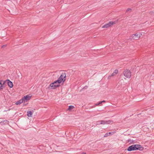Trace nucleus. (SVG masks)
Listing matches in <instances>:
<instances>
[{
    "label": "nucleus",
    "instance_id": "obj_1",
    "mask_svg": "<svg viewBox=\"0 0 154 154\" xmlns=\"http://www.w3.org/2000/svg\"><path fill=\"white\" fill-rule=\"evenodd\" d=\"M143 149L144 148L140 145L139 144H134L129 146L127 148V150L129 151L137 150L142 151Z\"/></svg>",
    "mask_w": 154,
    "mask_h": 154
},
{
    "label": "nucleus",
    "instance_id": "obj_2",
    "mask_svg": "<svg viewBox=\"0 0 154 154\" xmlns=\"http://www.w3.org/2000/svg\"><path fill=\"white\" fill-rule=\"evenodd\" d=\"M60 83L57 80L51 83L48 87L49 89H55L60 86Z\"/></svg>",
    "mask_w": 154,
    "mask_h": 154
},
{
    "label": "nucleus",
    "instance_id": "obj_3",
    "mask_svg": "<svg viewBox=\"0 0 154 154\" xmlns=\"http://www.w3.org/2000/svg\"><path fill=\"white\" fill-rule=\"evenodd\" d=\"M141 35V34L140 33H136L135 34L132 35L130 37V39L131 40H137L139 39Z\"/></svg>",
    "mask_w": 154,
    "mask_h": 154
},
{
    "label": "nucleus",
    "instance_id": "obj_4",
    "mask_svg": "<svg viewBox=\"0 0 154 154\" xmlns=\"http://www.w3.org/2000/svg\"><path fill=\"white\" fill-rule=\"evenodd\" d=\"M124 75L128 78H130L131 75V72L130 70L126 69L123 72Z\"/></svg>",
    "mask_w": 154,
    "mask_h": 154
},
{
    "label": "nucleus",
    "instance_id": "obj_5",
    "mask_svg": "<svg viewBox=\"0 0 154 154\" xmlns=\"http://www.w3.org/2000/svg\"><path fill=\"white\" fill-rule=\"evenodd\" d=\"M116 23L115 21H109V23L105 24L102 27V28H107L111 26L112 25Z\"/></svg>",
    "mask_w": 154,
    "mask_h": 154
},
{
    "label": "nucleus",
    "instance_id": "obj_6",
    "mask_svg": "<svg viewBox=\"0 0 154 154\" xmlns=\"http://www.w3.org/2000/svg\"><path fill=\"white\" fill-rule=\"evenodd\" d=\"M32 96L30 95H27L23 97L22 98L23 99L24 102H27L28 100H30Z\"/></svg>",
    "mask_w": 154,
    "mask_h": 154
},
{
    "label": "nucleus",
    "instance_id": "obj_7",
    "mask_svg": "<svg viewBox=\"0 0 154 154\" xmlns=\"http://www.w3.org/2000/svg\"><path fill=\"white\" fill-rule=\"evenodd\" d=\"M61 79H62V80H63V83L65 81L66 79V74L65 73H63L60 75V76L59 77Z\"/></svg>",
    "mask_w": 154,
    "mask_h": 154
},
{
    "label": "nucleus",
    "instance_id": "obj_8",
    "mask_svg": "<svg viewBox=\"0 0 154 154\" xmlns=\"http://www.w3.org/2000/svg\"><path fill=\"white\" fill-rule=\"evenodd\" d=\"M6 81H7V84L9 87L11 88L13 87V84L12 82L10 81L9 79H7L6 80Z\"/></svg>",
    "mask_w": 154,
    "mask_h": 154
},
{
    "label": "nucleus",
    "instance_id": "obj_9",
    "mask_svg": "<svg viewBox=\"0 0 154 154\" xmlns=\"http://www.w3.org/2000/svg\"><path fill=\"white\" fill-rule=\"evenodd\" d=\"M9 121L7 120H5L2 121L0 123L2 125H8L9 124Z\"/></svg>",
    "mask_w": 154,
    "mask_h": 154
},
{
    "label": "nucleus",
    "instance_id": "obj_10",
    "mask_svg": "<svg viewBox=\"0 0 154 154\" xmlns=\"http://www.w3.org/2000/svg\"><path fill=\"white\" fill-rule=\"evenodd\" d=\"M111 122L110 121H104L103 120H101L100 121V124L105 125L106 124H109Z\"/></svg>",
    "mask_w": 154,
    "mask_h": 154
},
{
    "label": "nucleus",
    "instance_id": "obj_11",
    "mask_svg": "<svg viewBox=\"0 0 154 154\" xmlns=\"http://www.w3.org/2000/svg\"><path fill=\"white\" fill-rule=\"evenodd\" d=\"M23 101H24L23 99L22 98V99H21L19 100H18V101H17L16 102L15 104L17 105L20 104L22 103H23Z\"/></svg>",
    "mask_w": 154,
    "mask_h": 154
},
{
    "label": "nucleus",
    "instance_id": "obj_12",
    "mask_svg": "<svg viewBox=\"0 0 154 154\" xmlns=\"http://www.w3.org/2000/svg\"><path fill=\"white\" fill-rule=\"evenodd\" d=\"M32 112L31 111H28L27 112V115L29 117H31L32 116Z\"/></svg>",
    "mask_w": 154,
    "mask_h": 154
},
{
    "label": "nucleus",
    "instance_id": "obj_13",
    "mask_svg": "<svg viewBox=\"0 0 154 154\" xmlns=\"http://www.w3.org/2000/svg\"><path fill=\"white\" fill-rule=\"evenodd\" d=\"M118 71L117 69H115L112 73L111 74V76H115L118 73Z\"/></svg>",
    "mask_w": 154,
    "mask_h": 154
},
{
    "label": "nucleus",
    "instance_id": "obj_14",
    "mask_svg": "<svg viewBox=\"0 0 154 154\" xmlns=\"http://www.w3.org/2000/svg\"><path fill=\"white\" fill-rule=\"evenodd\" d=\"M75 107L72 105H70L69 106L68 108L67 109V110H69V111H71L72 109L74 108Z\"/></svg>",
    "mask_w": 154,
    "mask_h": 154
},
{
    "label": "nucleus",
    "instance_id": "obj_15",
    "mask_svg": "<svg viewBox=\"0 0 154 154\" xmlns=\"http://www.w3.org/2000/svg\"><path fill=\"white\" fill-rule=\"evenodd\" d=\"M2 82H3L2 80H0V91L4 88V86L2 85Z\"/></svg>",
    "mask_w": 154,
    "mask_h": 154
},
{
    "label": "nucleus",
    "instance_id": "obj_16",
    "mask_svg": "<svg viewBox=\"0 0 154 154\" xmlns=\"http://www.w3.org/2000/svg\"><path fill=\"white\" fill-rule=\"evenodd\" d=\"M6 82H7V81H6V80L4 81H3V82H2V85L4 86V88L6 86V85L5 84Z\"/></svg>",
    "mask_w": 154,
    "mask_h": 154
},
{
    "label": "nucleus",
    "instance_id": "obj_17",
    "mask_svg": "<svg viewBox=\"0 0 154 154\" xmlns=\"http://www.w3.org/2000/svg\"><path fill=\"white\" fill-rule=\"evenodd\" d=\"M128 142H130L131 143H134V140L130 139H128Z\"/></svg>",
    "mask_w": 154,
    "mask_h": 154
},
{
    "label": "nucleus",
    "instance_id": "obj_18",
    "mask_svg": "<svg viewBox=\"0 0 154 154\" xmlns=\"http://www.w3.org/2000/svg\"><path fill=\"white\" fill-rule=\"evenodd\" d=\"M59 82V83H61L62 82H63V80H62L60 78H59L57 80Z\"/></svg>",
    "mask_w": 154,
    "mask_h": 154
},
{
    "label": "nucleus",
    "instance_id": "obj_19",
    "mask_svg": "<svg viewBox=\"0 0 154 154\" xmlns=\"http://www.w3.org/2000/svg\"><path fill=\"white\" fill-rule=\"evenodd\" d=\"M109 136V134H108V133H106L104 135V137H107L108 136Z\"/></svg>",
    "mask_w": 154,
    "mask_h": 154
},
{
    "label": "nucleus",
    "instance_id": "obj_20",
    "mask_svg": "<svg viewBox=\"0 0 154 154\" xmlns=\"http://www.w3.org/2000/svg\"><path fill=\"white\" fill-rule=\"evenodd\" d=\"M115 133V132L114 131H112L111 132H109L108 133V134H109V135H112L113 134H114Z\"/></svg>",
    "mask_w": 154,
    "mask_h": 154
},
{
    "label": "nucleus",
    "instance_id": "obj_21",
    "mask_svg": "<svg viewBox=\"0 0 154 154\" xmlns=\"http://www.w3.org/2000/svg\"><path fill=\"white\" fill-rule=\"evenodd\" d=\"M102 103V102L100 101L98 103L96 104L95 105L96 106H98L100 104Z\"/></svg>",
    "mask_w": 154,
    "mask_h": 154
},
{
    "label": "nucleus",
    "instance_id": "obj_22",
    "mask_svg": "<svg viewBox=\"0 0 154 154\" xmlns=\"http://www.w3.org/2000/svg\"><path fill=\"white\" fill-rule=\"evenodd\" d=\"M88 88V86L86 85L85 86V87H84V88L82 89H86Z\"/></svg>",
    "mask_w": 154,
    "mask_h": 154
},
{
    "label": "nucleus",
    "instance_id": "obj_23",
    "mask_svg": "<svg viewBox=\"0 0 154 154\" xmlns=\"http://www.w3.org/2000/svg\"><path fill=\"white\" fill-rule=\"evenodd\" d=\"M6 46H7V45H3L2 46V48H5L6 47Z\"/></svg>",
    "mask_w": 154,
    "mask_h": 154
},
{
    "label": "nucleus",
    "instance_id": "obj_24",
    "mask_svg": "<svg viewBox=\"0 0 154 154\" xmlns=\"http://www.w3.org/2000/svg\"><path fill=\"white\" fill-rule=\"evenodd\" d=\"M131 9L130 8H128L127 9V11H126V12H127L128 11H131Z\"/></svg>",
    "mask_w": 154,
    "mask_h": 154
},
{
    "label": "nucleus",
    "instance_id": "obj_25",
    "mask_svg": "<svg viewBox=\"0 0 154 154\" xmlns=\"http://www.w3.org/2000/svg\"><path fill=\"white\" fill-rule=\"evenodd\" d=\"M111 76H111V75H109L108 77V79H111Z\"/></svg>",
    "mask_w": 154,
    "mask_h": 154
},
{
    "label": "nucleus",
    "instance_id": "obj_26",
    "mask_svg": "<svg viewBox=\"0 0 154 154\" xmlns=\"http://www.w3.org/2000/svg\"><path fill=\"white\" fill-rule=\"evenodd\" d=\"M27 104V103H26V104H23V105L24 106H26Z\"/></svg>",
    "mask_w": 154,
    "mask_h": 154
},
{
    "label": "nucleus",
    "instance_id": "obj_27",
    "mask_svg": "<svg viewBox=\"0 0 154 154\" xmlns=\"http://www.w3.org/2000/svg\"><path fill=\"white\" fill-rule=\"evenodd\" d=\"M101 102H102V103H103V102H105V101L104 100H103V101H101Z\"/></svg>",
    "mask_w": 154,
    "mask_h": 154
},
{
    "label": "nucleus",
    "instance_id": "obj_28",
    "mask_svg": "<svg viewBox=\"0 0 154 154\" xmlns=\"http://www.w3.org/2000/svg\"><path fill=\"white\" fill-rule=\"evenodd\" d=\"M153 12H150V14H153Z\"/></svg>",
    "mask_w": 154,
    "mask_h": 154
},
{
    "label": "nucleus",
    "instance_id": "obj_29",
    "mask_svg": "<svg viewBox=\"0 0 154 154\" xmlns=\"http://www.w3.org/2000/svg\"><path fill=\"white\" fill-rule=\"evenodd\" d=\"M81 154H86V153L85 152H82V153Z\"/></svg>",
    "mask_w": 154,
    "mask_h": 154
},
{
    "label": "nucleus",
    "instance_id": "obj_30",
    "mask_svg": "<svg viewBox=\"0 0 154 154\" xmlns=\"http://www.w3.org/2000/svg\"><path fill=\"white\" fill-rule=\"evenodd\" d=\"M99 124H100L97 123V124H96V125H99Z\"/></svg>",
    "mask_w": 154,
    "mask_h": 154
},
{
    "label": "nucleus",
    "instance_id": "obj_31",
    "mask_svg": "<svg viewBox=\"0 0 154 154\" xmlns=\"http://www.w3.org/2000/svg\"><path fill=\"white\" fill-rule=\"evenodd\" d=\"M97 122H99V121Z\"/></svg>",
    "mask_w": 154,
    "mask_h": 154
}]
</instances>
